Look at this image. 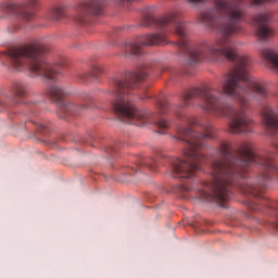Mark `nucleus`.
<instances>
[{
  "label": "nucleus",
  "instance_id": "obj_1",
  "mask_svg": "<svg viewBox=\"0 0 278 278\" xmlns=\"http://www.w3.org/2000/svg\"><path fill=\"white\" fill-rule=\"evenodd\" d=\"M241 0H213L214 8L200 14V21L222 37L212 42L202 41L192 47L188 39V24L179 18L178 12L157 18L151 9L143 11L142 27H157L162 33L148 34L126 45V53L140 55L142 47H156L167 45L166 34H176L178 49L188 55L192 64L197 62H213L226 58L232 62V70L220 80V88H193L187 91L182 101L186 106L194 99L201 101L200 108L204 112H247L249 97L262 101L268 97V90L256 78L249 76L251 56L238 53L236 42L231 36L242 31V22L245 11L240 4ZM275 0H251L252 5L273 3Z\"/></svg>",
  "mask_w": 278,
  "mask_h": 278
},
{
  "label": "nucleus",
  "instance_id": "obj_2",
  "mask_svg": "<svg viewBox=\"0 0 278 278\" xmlns=\"http://www.w3.org/2000/svg\"><path fill=\"white\" fill-rule=\"evenodd\" d=\"M274 152L257 154L252 142H243L233 152L228 141H222L211 161V180L204 181L199 194L223 207L231 199V188L238 186L243 194L264 199L266 184L276 166Z\"/></svg>",
  "mask_w": 278,
  "mask_h": 278
},
{
  "label": "nucleus",
  "instance_id": "obj_3",
  "mask_svg": "<svg viewBox=\"0 0 278 278\" xmlns=\"http://www.w3.org/2000/svg\"><path fill=\"white\" fill-rule=\"evenodd\" d=\"M147 72L140 71L137 73L130 72L124 76V79L114 78L111 88L106 91L111 99V110L119 118H124L131 125L144 127V125H155L160 134H164L170 123L162 117L161 114H166L168 102L159 101L157 108L160 113H149L147 110H138L131 100H129V90H136L138 84L147 78Z\"/></svg>",
  "mask_w": 278,
  "mask_h": 278
},
{
  "label": "nucleus",
  "instance_id": "obj_4",
  "mask_svg": "<svg viewBox=\"0 0 278 278\" xmlns=\"http://www.w3.org/2000/svg\"><path fill=\"white\" fill-rule=\"evenodd\" d=\"M178 118L187 123V125H198L201 131L178 126L176 128L177 137L175 138L185 142L184 160L170 156L165 160L172 166V176L174 178L193 179V177H197L201 161L205 160L199 149H203L205 140H214L216 138V127L210 123L199 122L194 116L179 114Z\"/></svg>",
  "mask_w": 278,
  "mask_h": 278
},
{
  "label": "nucleus",
  "instance_id": "obj_5",
  "mask_svg": "<svg viewBox=\"0 0 278 278\" xmlns=\"http://www.w3.org/2000/svg\"><path fill=\"white\" fill-rule=\"evenodd\" d=\"M45 47L40 43H30L24 48L9 51L8 60L11 66L23 73L26 71L30 77H41L42 79H55V75L62 73L60 68H64L66 63L64 60L51 65L47 59L42 56Z\"/></svg>",
  "mask_w": 278,
  "mask_h": 278
},
{
  "label": "nucleus",
  "instance_id": "obj_6",
  "mask_svg": "<svg viewBox=\"0 0 278 278\" xmlns=\"http://www.w3.org/2000/svg\"><path fill=\"white\" fill-rule=\"evenodd\" d=\"M47 94L50 99H53L54 101H59V114L61 118H64V116L67 115H75V114H81L84 110H88V105H77L73 102H66L62 100L63 97H66V89L63 87H60L59 85H49L47 88Z\"/></svg>",
  "mask_w": 278,
  "mask_h": 278
},
{
  "label": "nucleus",
  "instance_id": "obj_7",
  "mask_svg": "<svg viewBox=\"0 0 278 278\" xmlns=\"http://www.w3.org/2000/svg\"><path fill=\"white\" fill-rule=\"evenodd\" d=\"M40 0H26L25 4L18 3H2L0 5V20L5 18L8 15L20 16L26 21H31L35 16L34 8L38 5Z\"/></svg>",
  "mask_w": 278,
  "mask_h": 278
},
{
  "label": "nucleus",
  "instance_id": "obj_8",
  "mask_svg": "<svg viewBox=\"0 0 278 278\" xmlns=\"http://www.w3.org/2000/svg\"><path fill=\"white\" fill-rule=\"evenodd\" d=\"M252 21L256 28L255 34L260 40L266 42V40L275 36V30L270 26L264 25V23L270 22V14L268 12L254 15Z\"/></svg>",
  "mask_w": 278,
  "mask_h": 278
},
{
  "label": "nucleus",
  "instance_id": "obj_9",
  "mask_svg": "<svg viewBox=\"0 0 278 278\" xmlns=\"http://www.w3.org/2000/svg\"><path fill=\"white\" fill-rule=\"evenodd\" d=\"M10 94L12 103L18 105L27 97V87L25 88V85L22 83H14L10 89Z\"/></svg>",
  "mask_w": 278,
  "mask_h": 278
},
{
  "label": "nucleus",
  "instance_id": "obj_10",
  "mask_svg": "<svg viewBox=\"0 0 278 278\" xmlns=\"http://www.w3.org/2000/svg\"><path fill=\"white\" fill-rule=\"evenodd\" d=\"M261 55L263 60L267 61L268 67L278 73V51L273 48H264Z\"/></svg>",
  "mask_w": 278,
  "mask_h": 278
},
{
  "label": "nucleus",
  "instance_id": "obj_11",
  "mask_svg": "<svg viewBox=\"0 0 278 278\" xmlns=\"http://www.w3.org/2000/svg\"><path fill=\"white\" fill-rule=\"evenodd\" d=\"M104 70L101 65H96L92 67L91 73H80L78 75V79L86 84L90 81V79H99V75H103Z\"/></svg>",
  "mask_w": 278,
  "mask_h": 278
},
{
  "label": "nucleus",
  "instance_id": "obj_12",
  "mask_svg": "<svg viewBox=\"0 0 278 278\" xmlns=\"http://www.w3.org/2000/svg\"><path fill=\"white\" fill-rule=\"evenodd\" d=\"M142 166H146L147 168H150L151 170H155V168H157V160H155L154 157L141 160L138 165V168H142Z\"/></svg>",
  "mask_w": 278,
  "mask_h": 278
},
{
  "label": "nucleus",
  "instance_id": "obj_13",
  "mask_svg": "<svg viewBox=\"0 0 278 278\" xmlns=\"http://www.w3.org/2000/svg\"><path fill=\"white\" fill-rule=\"evenodd\" d=\"M52 18L54 21H62V18H66V12L64 11V8L56 7L52 11Z\"/></svg>",
  "mask_w": 278,
  "mask_h": 278
},
{
  "label": "nucleus",
  "instance_id": "obj_14",
  "mask_svg": "<svg viewBox=\"0 0 278 278\" xmlns=\"http://www.w3.org/2000/svg\"><path fill=\"white\" fill-rule=\"evenodd\" d=\"M179 192H190V187L186 186V185H181L178 187Z\"/></svg>",
  "mask_w": 278,
  "mask_h": 278
},
{
  "label": "nucleus",
  "instance_id": "obj_15",
  "mask_svg": "<svg viewBox=\"0 0 278 278\" xmlns=\"http://www.w3.org/2000/svg\"><path fill=\"white\" fill-rule=\"evenodd\" d=\"M273 226L278 229V210L275 213V220L273 222Z\"/></svg>",
  "mask_w": 278,
  "mask_h": 278
},
{
  "label": "nucleus",
  "instance_id": "obj_16",
  "mask_svg": "<svg viewBox=\"0 0 278 278\" xmlns=\"http://www.w3.org/2000/svg\"><path fill=\"white\" fill-rule=\"evenodd\" d=\"M37 129H38V131H46L47 126L46 125H39Z\"/></svg>",
  "mask_w": 278,
  "mask_h": 278
},
{
  "label": "nucleus",
  "instance_id": "obj_17",
  "mask_svg": "<svg viewBox=\"0 0 278 278\" xmlns=\"http://www.w3.org/2000/svg\"><path fill=\"white\" fill-rule=\"evenodd\" d=\"M205 0H189L190 3H203Z\"/></svg>",
  "mask_w": 278,
  "mask_h": 278
},
{
  "label": "nucleus",
  "instance_id": "obj_18",
  "mask_svg": "<svg viewBox=\"0 0 278 278\" xmlns=\"http://www.w3.org/2000/svg\"><path fill=\"white\" fill-rule=\"evenodd\" d=\"M252 210H253L254 212L257 211V210H260V205L253 204V205H252Z\"/></svg>",
  "mask_w": 278,
  "mask_h": 278
},
{
  "label": "nucleus",
  "instance_id": "obj_19",
  "mask_svg": "<svg viewBox=\"0 0 278 278\" xmlns=\"http://www.w3.org/2000/svg\"><path fill=\"white\" fill-rule=\"evenodd\" d=\"M131 170H132V173H136L137 169L132 168Z\"/></svg>",
  "mask_w": 278,
  "mask_h": 278
}]
</instances>
